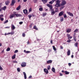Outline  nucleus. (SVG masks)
Here are the masks:
<instances>
[{"mask_svg":"<svg viewBox=\"0 0 79 79\" xmlns=\"http://www.w3.org/2000/svg\"><path fill=\"white\" fill-rule=\"evenodd\" d=\"M60 1L59 0H58L56 2V3L55 5V6L56 7H60L61 6V4H60Z\"/></svg>","mask_w":79,"mask_h":79,"instance_id":"f257e3e1","label":"nucleus"},{"mask_svg":"<svg viewBox=\"0 0 79 79\" xmlns=\"http://www.w3.org/2000/svg\"><path fill=\"white\" fill-rule=\"evenodd\" d=\"M22 67H26V63L23 62L21 64Z\"/></svg>","mask_w":79,"mask_h":79,"instance_id":"f03ea898","label":"nucleus"},{"mask_svg":"<svg viewBox=\"0 0 79 79\" xmlns=\"http://www.w3.org/2000/svg\"><path fill=\"white\" fill-rule=\"evenodd\" d=\"M66 4V1H65L64 0H62L61 4V6H64V5H65Z\"/></svg>","mask_w":79,"mask_h":79,"instance_id":"7ed1b4c3","label":"nucleus"},{"mask_svg":"<svg viewBox=\"0 0 79 79\" xmlns=\"http://www.w3.org/2000/svg\"><path fill=\"white\" fill-rule=\"evenodd\" d=\"M15 3H16V0H12L11 3L10 4L11 6H14Z\"/></svg>","mask_w":79,"mask_h":79,"instance_id":"20e7f679","label":"nucleus"},{"mask_svg":"<svg viewBox=\"0 0 79 79\" xmlns=\"http://www.w3.org/2000/svg\"><path fill=\"white\" fill-rule=\"evenodd\" d=\"M64 11H61L59 14V16H61L62 15H64Z\"/></svg>","mask_w":79,"mask_h":79,"instance_id":"39448f33","label":"nucleus"},{"mask_svg":"<svg viewBox=\"0 0 79 79\" xmlns=\"http://www.w3.org/2000/svg\"><path fill=\"white\" fill-rule=\"evenodd\" d=\"M15 16H16L17 17H21L22 16V15L21 14H14Z\"/></svg>","mask_w":79,"mask_h":79,"instance_id":"423d86ee","label":"nucleus"},{"mask_svg":"<svg viewBox=\"0 0 79 79\" xmlns=\"http://www.w3.org/2000/svg\"><path fill=\"white\" fill-rule=\"evenodd\" d=\"M15 15L13 14H11V15H10L9 16V18L10 19H12L13 18H14Z\"/></svg>","mask_w":79,"mask_h":79,"instance_id":"0eeeda50","label":"nucleus"},{"mask_svg":"<svg viewBox=\"0 0 79 79\" xmlns=\"http://www.w3.org/2000/svg\"><path fill=\"white\" fill-rule=\"evenodd\" d=\"M67 13L70 16H73V14L70 12H67Z\"/></svg>","mask_w":79,"mask_h":79,"instance_id":"6e6552de","label":"nucleus"},{"mask_svg":"<svg viewBox=\"0 0 79 79\" xmlns=\"http://www.w3.org/2000/svg\"><path fill=\"white\" fill-rule=\"evenodd\" d=\"M47 6H48V7H49L50 8V9H52L53 7H52V5L49 4H47Z\"/></svg>","mask_w":79,"mask_h":79,"instance_id":"1a4fd4ad","label":"nucleus"},{"mask_svg":"<svg viewBox=\"0 0 79 79\" xmlns=\"http://www.w3.org/2000/svg\"><path fill=\"white\" fill-rule=\"evenodd\" d=\"M71 29L68 28L67 29L66 32L67 33H69V32H71Z\"/></svg>","mask_w":79,"mask_h":79,"instance_id":"9d476101","label":"nucleus"},{"mask_svg":"<svg viewBox=\"0 0 79 79\" xmlns=\"http://www.w3.org/2000/svg\"><path fill=\"white\" fill-rule=\"evenodd\" d=\"M44 73H45L46 74H47L48 73V70L47 69H44Z\"/></svg>","mask_w":79,"mask_h":79,"instance_id":"9b49d317","label":"nucleus"},{"mask_svg":"<svg viewBox=\"0 0 79 79\" xmlns=\"http://www.w3.org/2000/svg\"><path fill=\"white\" fill-rule=\"evenodd\" d=\"M62 73H65V74L66 75L69 74V72H67V71H64L63 70H62L61 71Z\"/></svg>","mask_w":79,"mask_h":79,"instance_id":"f8f14e48","label":"nucleus"},{"mask_svg":"<svg viewBox=\"0 0 79 79\" xmlns=\"http://www.w3.org/2000/svg\"><path fill=\"white\" fill-rule=\"evenodd\" d=\"M23 75H24V78L25 79H27V76H26V73L25 72H23Z\"/></svg>","mask_w":79,"mask_h":79,"instance_id":"ddd939ff","label":"nucleus"},{"mask_svg":"<svg viewBox=\"0 0 79 79\" xmlns=\"http://www.w3.org/2000/svg\"><path fill=\"white\" fill-rule=\"evenodd\" d=\"M16 28L15 27V26L13 24L11 25V29H12V30H14L15 29V28Z\"/></svg>","mask_w":79,"mask_h":79,"instance_id":"4468645a","label":"nucleus"},{"mask_svg":"<svg viewBox=\"0 0 79 79\" xmlns=\"http://www.w3.org/2000/svg\"><path fill=\"white\" fill-rule=\"evenodd\" d=\"M67 56H69L70 55V54L71 53V51H70V50H69L67 52Z\"/></svg>","mask_w":79,"mask_h":79,"instance_id":"2eb2a0df","label":"nucleus"},{"mask_svg":"<svg viewBox=\"0 0 79 79\" xmlns=\"http://www.w3.org/2000/svg\"><path fill=\"white\" fill-rule=\"evenodd\" d=\"M23 13L24 14H27V9H25L23 10Z\"/></svg>","mask_w":79,"mask_h":79,"instance_id":"dca6fc26","label":"nucleus"},{"mask_svg":"<svg viewBox=\"0 0 79 79\" xmlns=\"http://www.w3.org/2000/svg\"><path fill=\"white\" fill-rule=\"evenodd\" d=\"M10 1L9 0H7L6 2V5H8L9 3H10Z\"/></svg>","mask_w":79,"mask_h":79,"instance_id":"f3484780","label":"nucleus"},{"mask_svg":"<svg viewBox=\"0 0 79 79\" xmlns=\"http://www.w3.org/2000/svg\"><path fill=\"white\" fill-rule=\"evenodd\" d=\"M47 63L48 64H49V63H52V60H49L47 61Z\"/></svg>","mask_w":79,"mask_h":79,"instance_id":"a211bd4d","label":"nucleus"},{"mask_svg":"<svg viewBox=\"0 0 79 79\" xmlns=\"http://www.w3.org/2000/svg\"><path fill=\"white\" fill-rule=\"evenodd\" d=\"M20 8H21V5H20L16 8V10L17 11H19V10H20Z\"/></svg>","mask_w":79,"mask_h":79,"instance_id":"6ab92c4d","label":"nucleus"},{"mask_svg":"<svg viewBox=\"0 0 79 79\" xmlns=\"http://www.w3.org/2000/svg\"><path fill=\"white\" fill-rule=\"evenodd\" d=\"M55 1V0H53L52 1H50L49 2V4H52Z\"/></svg>","mask_w":79,"mask_h":79,"instance_id":"aec40b11","label":"nucleus"},{"mask_svg":"<svg viewBox=\"0 0 79 79\" xmlns=\"http://www.w3.org/2000/svg\"><path fill=\"white\" fill-rule=\"evenodd\" d=\"M42 1L44 3H46L47 2L48 0H42Z\"/></svg>","mask_w":79,"mask_h":79,"instance_id":"412c9836","label":"nucleus"},{"mask_svg":"<svg viewBox=\"0 0 79 79\" xmlns=\"http://www.w3.org/2000/svg\"><path fill=\"white\" fill-rule=\"evenodd\" d=\"M33 29H35V30H38V28H37V27H36V26L35 25L33 27Z\"/></svg>","mask_w":79,"mask_h":79,"instance_id":"4be33fe9","label":"nucleus"},{"mask_svg":"<svg viewBox=\"0 0 79 79\" xmlns=\"http://www.w3.org/2000/svg\"><path fill=\"white\" fill-rule=\"evenodd\" d=\"M74 45L75 46V47H77V45H78V42H76L74 44Z\"/></svg>","mask_w":79,"mask_h":79,"instance_id":"5701e85b","label":"nucleus"},{"mask_svg":"<svg viewBox=\"0 0 79 79\" xmlns=\"http://www.w3.org/2000/svg\"><path fill=\"white\" fill-rule=\"evenodd\" d=\"M9 34H11V35H14L15 34V32L14 31H12L11 32L9 33Z\"/></svg>","mask_w":79,"mask_h":79,"instance_id":"b1692460","label":"nucleus"},{"mask_svg":"<svg viewBox=\"0 0 79 79\" xmlns=\"http://www.w3.org/2000/svg\"><path fill=\"white\" fill-rule=\"evenodd\" d=\"M56 12L55 11H53V12H51V15H55V13Z\"/></svg>","mask_w":79,"mask_h":79,"instance_id":"393cba45","label":"nucleus"},{"mask_svg":"<svg viewBox=\"0 0 79 79\" xmlns=\"http://www.w3.org/2000/svg\"><path fill=\"white\" fill-rule=\"evenodd\" d=\"M2 10H4V11H5V10H6V6H4L2 8Z\"/></svg>","mask_w":79,"mask_h":79,"instance_id":"a878e982","label":"nucleus"},{"mask_svg":"<svg viewBox=\"0 0 79 79\" xmlns=\"http://www.w3.org/2000/svg\"><path fill=\"white\" fill-rule=\"evenodd\" d=\"M52 71L54 73H55V69L54 68H52Z\"/></svg>","mask_w":79,"mask_h":79,"instance_id":"bb28decb","label":"nucleus"},{"mask_svg":"<svg viewBox=\"0 0 79 79\" xmlns=\"http://www.w3.org/2000/svg\"><path fill=\"white\" fill-rule=\"evenodd\" d=\"M15 58H16V54H14L12 56V59H13V60L15 59Z\"/></svg>","mask_w":79,"mask_h":79,"instance_id":"cd10ccee","label":"nucleus"},{"mask_svg":"<svg viewBox=\"0 0 79 79\" xmlns=\"http://www.w3.org/2000/svg\"><path fill=\"white\" fill-rule=\"evenodd\" d=\"M55 12H58V8L57 7L56 8L55 7Z\"/></svg>","mask_w":79,"mask_h":79,"instance_id":"c85d7f7f","label":"nucleus"},{"mask_svg":"<svg viewBox=\"0 0 79 79\" xmlns=\"http://www.w3.org/2000/svg\"><path fill=\"white\" fill-rule=\"evenodd\" d=\"M64 18H67V15L66 14H65L63 15Z\"/></svg>","mask_w":79,"mask_h":79,"instance_id":"c756f323","label":"nucleus"},{"mask_svg":"<svg viewBox=\"0 0 79 79\" xmlns=\"http://www.w3.org/2000/svg\"><path fill=\"white\" fill-rule=\"evenodd\" d=\"M53 49L54 50V51H56V48H55V46H52Z\"/></svg>","mask_w":79,"mask_h":79,"instance_id":"7c9ffc66","label":"nucleus"},{"mask_svg":"<svg viewBox=\"0 0 79 79\" xmlns=\"http://www.w3.org/2000/svg\"><path fill=\"white\" fill-rule=\"evenodd\" d=\"M22 35L23 37H25V36H26V34H25V33H22Z\"/></svg>","mask_w":79,"mask_h":79,"instance_id":"2f4dec72","label":"nucleus"},{"mask_svg":"<svg viewBox=\"0 0 79 79\" xmlns=\"http://www.w3.org/2000/svg\"><path fill=\"white\" fill-rule=\"evenodd\" d=\"M6 50L7 52H9V51H10V48H8L6 49Z\"/></svg>","mask_w":79,"mask_h":79,"instance_id":"473e14b6","label":"nucleus"},{"mask_svg":"<svg viewBox=\"0 0 79 79\" xmlns=\"http://www.w3.org/2000/svg\"><path fill=\"white\" fill-rule=\"evenodd\" d=\"M39 10L40 11H43V8H39Z\"/></svg>","mask_w":79,"mask_h":79,"instance_id":"72a5a7b5","label":"nucleus"},{"mask_svg":"<svg viewBox=\"0 0 79 79\" xmlns=\"http://www.w3.org/2000/svg\"><path fill=\"white\" fill-rule=\"evenodd\" d=\"M32 25H33V23H32L29 26L30 28H31V27H32Z\"/></svg>","mask_w":79,"mask_h":79,"instance_id":"f704fd0d","label":"nucleus"},{"mask_svg":"<svg viewBox=\"0 0 79 79\" xmlns=\"http://www.w3.org/2000/svg\"><path fill=\"white\" fill-rule=\"evenodd\" d=\"M47 69L48 70H50V66L49 65L47 67Z\"/></svg>","mask_w":79,"mask_h":79,"instance_id":"c9c22d12","label":"nucleus"},{"mask_svg":"<svg viewBox=\"0 0 79 79\" xmlns=\"http://www.w3.org/2000/svg\"><path fill=\"white\" fill-rule=\"evenodd\" d=\"M64 20V18L63 17H61V19H60V21H63Z\"/></svg>","mask_w":79,"mask_h":79,"instance_id":"e433bc0d","label":"nucleus"},{"mask_svg":"<svg viewBox=\"0 0 79 79\" xmlns=\"http://www.w3.org/2000/svg\"><path fill=\"white\" fill-rule=\"evenodd\" d=\"M64 8V6H62L60 7V9L62 10V9H63V8Z\"/></svg>","mask_w":79,"mask_h":79,"instance_id":"4c0bfd02","label":"nucleus"},{"mask_svg":"<svg viewBox=\"0 0 79 79\" xmlns=\"http://www.w3.org/2000/svg\"><path fill=\"white\" fill-rule=\"evenodd\" d=\"M47 15V13H44L43 14V16H45V15Z\"/></svg>","mask_w":79,"mask_h":79,"instance_id":"58836bf2","label":"nucleus"},{"mask_svg":"<svg viewBox=\"0 0 79 79\" xmlns=\"http://www.w3.org/2000/svg\"><path fill=\"white\" fill-rule=\"evenodd\" d=\"M28 17L29 19H31V17H32V16L31 15H28Z\"/></svg>","mask_w":79,"mask_h":79,"instance_id":"ea45409f","label":"nucleus"},{"mask_svg":"<svg viewBox=\"0 0 79 79\" xmlns=\"http://www.w3.org/2000/svg\"><path fill=\"white\" fill-rule=\"evenodd\" d=\"M78 32V29H76L74 31V32Z\"/></svg>","mask_w":79,"mask_h":79,"instance_id":"a19ab883","label":"nucleus"},{"mask_svg":"<svg viewBox=\"0 0 79 79\" xmlns=\"http://www.w3.org/2000/svg\"><path fill=\"white\" fill-rule=\"evenodd\" d=\"M8 20H7L6 21H5L4 23V24H5L6 23H8Z\"/></svg>","mask_w":79,"mask_h":79,"instance_id":"79ce46f5","label":"nucleus"},{"mask_svg":"<svg viewBox=\"0 0 79 79\" xmlns=\"http://www.w3.org/2000/svg\"><path fill=\"white\" fill-rule=\"evenodd\" d=\"M17 69L18 72H20L21 70H20V69L19 68H18Z\"/></svg>","mask_w":79,"mask_h":79,"instance_id":"37998d69","label":"nucleus"},{"mask_svg":"<svg viewBox=\"0 0 79 79\" xmlns=\"http://www.w3.org/2000/svg\"><path fill=\"white\" fill-rule=\"evenodd\" d=\"M0 18V20L2 21H3L4 20V19L3 18Z\"/></svg>","mask_w":79,"mask_h":79,"instance_id":"c03bdc74","label":"nucleus"},{"mask_svg":"<svg viewBox=\"0 0 79 79\" xmlns=\"http://www.w3.org/2000/svg\"><path fill=\"white\" fill-rule=\"evenodd\" d=\"M67 37H68V39L69 37H70V35L69 34H67Z\"/></svg>","mask_w":79,"mask_h":79,"instance_id":"a18cd8bd","label":"nucleus"},{"mask_svg":"<svg viewBox=\"0 0 79 79\" xmlns=\"http://www.w3.org/2000/svg\"><path fill=\"white\" fill-rule=\"evenodd\" d=\"M18 50H16L15 51L14 53H18Z\"/></svg>","mask_w":79,"mask_h":79,"instance_id":"49530a36","label":"nucleus"},{"mask_svg":"<svg viewBox=\"0 0 79 79\" xmlns=\"http://www.w3.org/2000/svg\"><path fill=\"white\" fill-rule=\"evenodd\" d=\"M13 63H18V62H17L16 61H13Z\"/></svg>","mask_w":79,"mask_h":79,"instance_id":"de8ad7c7","label":"nucleus"},{"mask_svg":"<svg viewBox=\"0 0 79 79\" xmlns=\"http://www.w3.org/2000/svg\"><path fill=\"white\" fill-rule=\"evenodd\" d=\"M0 70H3V68L2 67L0 64Z\"/></svg>","mask_w":79,"mask_h":79,"instance_id":"09e8293b","label":"nucleus"},{"mask_svg":"<svg viewBox=\"0 0 79 79\" xmlns=\"http://www.w3.org/2000/svg\"><path fill=\"white\" fill-rule=\"evenodd\" d=\"M3 15H0V18H2V17H3Z\"/></svg>","mask_w":79,"mask_h":79,"instance_id":"8fccbe9b","label":"nucleus"},{"mask_svg":"<svg viewBox=\"0 0 79 79\" xmlns=\"http://www.w3.org/2000/svg\"><path fill=\"white\" fill-rule=\"evenodd\" d=\"M48 52H52V49H49L48 51Z\"/></svg>","mask_w":79,"mask_h":79,"instance_id":"3c124183","label":"nucleus"},{"mask_svg":"<svg viewBox=\"0 0 79 79\" xmlns=\"http://www.w3.org/2000/svg\"><path fill=\"white\" fill-rule=\"evenodd\" d=\"M31 11H32V8H30V9H29V12Z\"/></svg>","mask_w":79,"mask_h":79,"instance_id":"603ef678","label":"nucleus"},{"mask_svg":"<svg viewBox=\"0 0 79 79\" xmlns=\"http://www.w3.org/2000/svg\"><path fill=\"white\" fill-rule=\"evenodd\" d=\"M50 43L51 44H53V40H51Z\"/></svg>","mask_w":79,"mask_h":79,"instance_id":"864d4df0","label":"nucleus"},{"mask_svg":"<svg viewBox=\"0 0 79 79\" xmlns=\"http://www.w3.org/2000/svg\"><path fill=\"white\" fill-rule=\"evenodd\" d=\"M10 35V33H5V35L6 36L7 35Z\"/></svg>","mask_w":79,"mask_h":79,"instance_id":"5fc2aeb1","label":"nucleus"},{"mask_svg":"<svg viewBox=\"0 0 79 79\" xmlns=\"http://www.w3.org/2000/svg\"><path fill=\"white\" fill-rule=\"evenodd\" d=\"M23 23V22H19V24H22Z\"/></svg>","mask_w":79,"mask_h":79,"instance_id":"6e6d98bb","label":"nucleus"},{"mask_svg":"<svg viewBox=\"0 0 79 79\" xmlns=\"http://www.w3.org/2000/svg\"><path fill=\"white\" fill-rule=\"evenodd\" d=\"M71 40H69L67 41V42H71Z\"/></svg>","mask_w":79,"mask_h":79,"instance_id":"4d7b16f0","label":"nucleus"},{"mask_svg":"<svg viewBox=\"0 0 79 79\" xmlns=\"http://www.w3.org/2000/svg\"><path fill=\"white\" fill-rule=\"evenodd\" d=\"M31 52L29 51H27L26 52V53H30Z\"/></svg>","mask_w":79,"mask_h":79,"instance_id":"13d9d810","label":"nucleus"},{"mask_svg":"<svg viewBox=\"0 0 79 79\" xmlns=\"http://www.w3.org/2000/svg\"><path fill=\"white\" fill-rule=\"evenodd\" d=\"M60 76H63V74L61 73H60Z\"/></svg>","mask_w":79,"mask_h":79,"instance_id":"bf43d9fd","label":"nucleus"},{"mask_svg":"<svg viewBox=\"0 0 79 79\" xmlns=\"http://www.w3.org/2000/svg\"><path fill=\"white\" fill-rule=\"evenodd\" d=\"M60 48L61 49H63V46H60Z\"/></svg>","mask_w":79,"mask_h":79,"instance_id":"052dcab7","label":"nucleus"},{"mask_svg":"<svg viewBox=\"0 0 79 79\" xmlns=\"http://www.w3.org/2000/svg\"><path fill=\"white\" fill-rule=\"evenodd\" d=\"M68 65H69V66H71V64L69 63L68 64Z\"/></svg>","mask_w":79,"mask_h":79,"instance_id":"680f3d73","label":"nucleus"},{"mask_svg":"<svg viewBox=\"0 0 79 79\" xmlns=\"http://www.w3.org/2000/svg\"><path fill=\"white\" fill-rule=\"evenodd\" d=\"M32 76H30L28 78V79H31V78H32Z\"/></svg>","mask_w":79,"mask_h":79,"instance_id":"e2e57ef3","label":"nucleus"},{"mask_svg":"<svg viewBox=\"0 0 79 79\" xmlns=\"http://www.w3.org/2000/svg\"><path fill=\"white\" fill-rule=\"evenodd\" d=\"M51 12H53V11H54V9H51Z\"/></svg>","mask_w":79,"mask_h":79,"instance_id":"0e129e2a","label":"nucleus"},{"mask_svg":"<svg viewBox=\"0 0 79 79\" xmlns=\"http://www.w3.org/2000/svg\"><path fill=\"white\" fill-rule=\"evenodd\" d=\"M72 37H73L72 36H70V37H69L68 39H72Z\"/></svg>","mask_w":79,"mask_h":79,"instance_id":"69168bd1","label":"nucleus"},{"mask_svg":"<svg viewBox=\"0 0 79 79\" xmlns=\"http://www.w3.org/2000/svg\"><path fill=\"white\" fill-rule=\"evenodd\" d=\"M76 39V36L75 35H74L73 39Z\"/></svg>","mask_w":79,"mask_h":79,"instance_id":"338daca9","label":"nucleus"},{"mask_svg":"<svg viewBox=\"0 0 79 79\" xmlns=\"http://www.w3.org/2000/svg\"><path fill=\"white\" fill-rule=\"evenodd\" d=\"M27 0H23L24 2H26Z\"/></svg>","mask_w":79,"mask_h":79,"instance_id":"774afa93","label":"nucleus"}]
</instances>
